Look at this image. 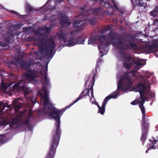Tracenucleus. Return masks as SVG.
<instances>
[{
	"instance_id": "1",
	"label": "nucleus",
	"mask_w": 158,
	"mask_h": 158,
	"mask_svg": "<svg viewBox=\"0 0 158 158\" xmlns=\"http://www.w3.org/2000/svg\"><path fill=\"white\" fill-rule=\"evenodd\" d=\"M99 39L100 42L98 48L102 56L107 52L108 46L110 44L122 50L129 51L137 47L134 42L123 35H117L112 30H110L107 35L100 36Z\"/></svg>"
},
{
	"instance_id": "2",
	"label": "nucleus",
	"mask_w": 158,
	"mask_h": 158,
	"mask_svg": "<svg viewBox=\"0 0 158 158\" xmlns=\"http://www.w3.org/2000/svg\"><path fill=\"white\" fill-rule=\"evenodd\" d=\"M85 7L84 6L80 7V10L81 13L79 15V18H81V20H75L73 21V25L74 30L70 32V37H69L68 42L67 38V35L64 32L60 31L58 34V36L59 39L63 40L64 43H67L66 44L69 47L74 46L77 44H83L85 40V38L81 39L79 37L74 38V35L75 31H78L83 28V26L79 25L81 22V20H85L87 19V16L89 15V10H88L84 13V9Z\"/></svg>"
},
{
	"instance_id": "3",
	"label": "nucleus",
	"mask_w": 158,
	"mask_h": 158,
	"mask_svg": "<svg viewBox=\"0 0 158 158\" xmlns=\"http://www.w3.org/2000/svg\"><path fill=\"white\" fill-rule=\"evenodd\" d=\"M64 109L61 110L54 108L51 111L49 115L54 118L56 121L55 130L52 133V139L49 148V152L45 158H54L56 152V149L59 145L61 131L60 128V118L63 112Z\"/></svg>"
},
{
	"instance_id": "4",
	"label": "nucleus",
	"mask_w": 158,
	"mask_h": 158,
	"mask_svg": "<svg viewBox=\"0 0 158 158\" xmlns=\"http://www.w3.org/2000/svg\"><path fill=\"white\" fill-rule=\"evenodd\" d=\"M52 38L51 36L46 39L42 38L38 42L39 49L42 55L41 57L47 60L51 59L55 53L54 51L56 45Z\"/></svg>"
},
{
	"instance_id": "5",
	"label": "nucleus",
	"mask_w": 158,
	"mask_h": 158,
	"mask_svg": "<svg viewBox=\"0 0 158 158\" xmlns=\"http://www.w3.org/2000/svg\"><path fill=\"white\" fill-rule=\"evenodd\" d=\"M96 72L93 71L90 73V75L89 76L87 79L85 80V85L86 87L87 82L88 81H90L89 85H88V88L85 89L84 91L82 92L81 94L79 95V97L77 98L79 100L81 99L84 96L88 95L90 98L91 97L89 96V93L90 91L91 95V97L94 98L93 94V86L94 84L95 81V77L96 75Z\"/></svg>"
},
{
	"instance_id": "6",
	"label": "nucleus",
	"mask_w": 158,
	"mask_h": 158,
	"mask_svg": "<svg viewBox=\"0 0 158 158\" xmlns=\"http://www.w3.org/2000/svg\"><path fill=\"white\" fill-rule=\"evenodd\" d=\"M137 70V69L135 68L131 71V73L132 74V77L125 75L119 79L118 82L117 89H121L122 91H124L123 88L124 86L129 88L131 87L132 86V82L135 80L134 79L131 77H135Z\"/></svg>"
},
{
	"instance_id": "7",
	"label": "nucleus",
	"mask_w": 158,
	"mask_h": 158,
	"mask_svg": "<svg viewBox=\"0 0 158 158\" xmlns=\"http://www.w3.org/2000/svg\"><path fill=\"white\" fill-rule=\"evenodd\" d=\"M21 118L20 117L13 118L8 120L4 118L2 119L1 123L3 125L9 124L10 127L13 129H16L21 127Z\"/></svg>"
},
{
	"instance_id": "8",
	"label": "nucleus",
	"mask_w": 158,
	"mask_h": 158,
	"mask_svg": "<svg viewBox=\"0 0 158 158\" xmlns=\"http://www.w3.org/2000/svg\"><path fill=\"white\" fill-rule=\"evenodd\" d=\"M44 75V82H42V88L39 90L38 94L40 95L42 98L48 97V93L46 85L50 86V79L47 77V69H45L43 70Z\"/></svg>"
},
{
	"instance_id": "9",
	"label": "nucleus",
	"mask_w": 158,
	"mask_h": 158,
	"mask_svg": "<svg viewBox=\"0 0 158 158\" xmlns=\"http://www.w3.org/2000/svg\"><path fill=\"white\" fill-rule=\"evenodd\" d=\"M47 105V108L45 107H43L41 109L39 110L37 112H32L30 105V119L33 117L34 118H37L41 115H46L48 113L49 111H52L53 110L54 108H56L52 103H49Z\"/></svg>"
},
{
	"instance_id": "10",
	"label": "nucleus",
	"mask_w": 158,
	"mask_h": 158,
	"mask_svg": "<svg viewBox=\"0 0 158 158\" xmlns=\"http://www.w3.org/2000/svg\"><path fill=\"white\" fill-rule=\"evenodd\" d=\"M142 114V135L140 138V140L142 142L143 145L147 139L148 132V123H145V110H141Z\"/></svg>"
},
{
	"instance_id": "11",
	"label": "nucleus",
	"mask_w": 158,
	"mask_h": 158,
	"mask_svg": "<svg viewBox=\"0 0 158 158\" xmlns=\"http://www.w3.org/2000/svg\"><path fill=\"white\" fill-rule=\"evenodd\" d=\"M16 60L19 63L21 67L27 70V73L24 74V77L30 81V62L24 61L23 54L15 58Z\"/></svg>"
},
{
	"instance_id": "12",
	"label": "nucleus",
	"mask_w": 158,
	"mask_h": 158,
	"mask_svg": "<svg viewBox=\"0 0 158 158\" xmlns=\"http://www.w3.org/2000/svg\"><path fill=\"white\" fill-rule=\"evenodd\" d=\"M27 83L23 80H21L18 83H16L12 87L13 89L19 90H22L24 92V94L26 97L27 95L29 97V91L27 87Z\"/></svg>"
},
{
	"instance_id": "13",
	"label": "nucleus",
	"mask_w": 158,
	"mask_h": 158,
	"mask_svg": "<svg viewBox=\"0 0 158 158\" xmlns=\"http://www.w3.org/2000/svg\"><path fill=\"white\" fill-rule=\"evenodd\" d=\"M117 97V94H110L105 98L103 102L102 106L99 108L98 112H99L101 114H103L105 112V107L108 101L111 98H116Z\"/></svg>"
},
{
	"instance_id": "14",
	"label": "nucleus",
	"mask_w": 158,
	"mask_h": 158,
	"mask_svg": "<svg viewBox=\"0 0 158 158\" xmlns=\"http://www.w3.org/2000/svg\"><path fill=\"white\" fill-rule=\"evenodd\" d=\"M40 74H41L42 76H43L42 70L39 72L37 71H32L30 69V83H32V82L35 84H36L38 83V80L35 79L39 77Z\"/></svg>"
},
{
	"instance_id": "15",
	"label": "nucleus",
	"mask_w": 158,
	"mask_h": 158,
	"mask_svg": "<svg viewBox=\"0 0 158 158\" xmlns=\"http://www.w3.org/2000/svg\"><path fill=\"white\" fill-rule=\"evenodd\" d=\"M144 49L146 52L148 53H152V51L155 48H158V43L156 39L152 43V44L149 45L147 44L145 46Z\"/></svg>"
},
{
	"instance_id": "16",
	"label": "nucleus",
	"mask_w": 158,
	"mask_h": 158,
	"mask_svg": "<svg viewBox=\"0 0 158 158\" xmlns=\"http://www.w3.org/2000/svg\"><path fill=\"white\" fill-rule=\"evenodd\" d=\"M120 50V51L119 52V53L122 56L124 57V62L130 63L131 62H133V61L134 60L133 58L131 56H127L128 54L127 53L124 52V50Z\"/></svg>"
},
{
	"instance_id": "17",
	"label": "nucleus",
	"mask_w": 158,
	"mask_h": 158,
	"mask_svg": "<svg viewBox=\"0 0 158 158\" xmlns=\"http://www.w3.org/2000/svg\"><path fill=\"white\" fill-rule=\"evenodd\" d=\"M15 33L13 31L10 32H7L4 37V40L9 44L11 41H14Z\"/></svg>"
},
{
	"instance_id": "18",
	"label": "nucleus",
	"mask_w": 158,
	"mask_h": 158,
	"mask_svg": "<svg viewBox=\"0 0 158 158\" xmlns=\"http://www.w3.org/2000/svg\"><path fill=\"white\" fill-rule=\"evenodd\" d=\"M104 1H100V4H102L103 3H104V6L106 7L109 8H115L117 9L118 10V4L116 2V1H112L113 4L114 5V7H113V6L109 2H108V1H106L107 2H104Z\"/></svg>"
},
{
	"instance_id": "19",
	"label": "nucleus",
	"mask_w": 158,
	"mask_h": 158,
	"mask_svg": "<svg viewBox=\"0 0 158 158\" xmlns=\"http://www.w3.org/2000/svg\"><path fill=\"white\" fill-rule=\"evenodd\" d=\"M146 89V85L145 84H143L142 83H140L136 86L134 89V90L135 92H144V90Z\"/></svg>"
},
{
	"instance_id": "20",
	"label": "nucleus",
	"mask_w": 158,
	"mask_h": 158,
	"mask_svg": "<svg viewBox=\"0 0 158 158\" xmlns=\"http://www.w3.org/2000/svg\"><path fill=\"white\" fill-rule=\"evenodd\" d=\"M51 30L52 28L51 27H48L47 26L42 27L38 31L36 32V34L39 35H42L43 33H41L40 31H43L46 33H49Z\"/></svg>"
},
{
	"instance_id": "21",
	"label": "nucleus",
	"mask_w": 158,
	"mask_h": 158,
	"mask_svg": "<svg viewBox=\"0 0 158 158\" xmlns=\"http://www.w3.org/2000/svg\"><path fill=\"white\" fill-rule=\"evenodd\" d=\"M92 12L96 15H98L104 12L102 8H94L91 9Z\"/></svg>"
},
{
	"instance_id": "22",
	"label": "nucleus",
	"mask_w": 158,
	"mask_h": 158,
	"mask_svg": "<svg viewBox=\"0 0 158 158\" xmlns=\"http://www.w3.org/2000/svg\"><path fill=\"white\" fill-rule=\"evenodd\" d=\"M68 17L66 15L62 16L60 20L62 24L63 25L67 24V26L70 25L71 24V23L68 21Z\"/></svg>"
},
{
	"instance_id": "23",
	"label": "nucleus",
	"mask_w": 158,
	"mask_h": 158,
	"mask_svg": "<svg viewBox=\"0 0 158 158\" xmlns=\"http://www.w3.org/2000/svg\"><path fill=\"white\" fill-rule=\"evenodd\" d=\"M132 3H135V6H137L139 7H143L145 8L147 6L146 3H144L143 1H131Z\"/></svg>"
},
{
	"instance_id": "24",
	"label": "nucleus",
	"mask_w": 158,
	"mask_h": 158,
	"mask_svg": "<svg viewBox=\"0 0 158 158\" xmlns=\"http://www.w3.org/2000/svg\"><path fill=\"white\" fill-rule=\"evenodd\" d=\"M17 102L18 101L16 99L12 101V104L13 105L14 110L16 112L17 111L22 107V106L21 105L16 104Z\"/></svg>"
},
{
	"instance_id": "25",
	"label": "nucleus",
	"mask_w": 158,
	"mask_h": 158,
	"mask_svg": "<svg viewBox=\"0 0 158 158\" xmlns=\"http://www.w3.org/2000/svg\"><path fill=\"white\" fill-rule=\"evenodd\" d=\"M112 27L111 25H107L100 30L101 34L104 33L109 30H111Z\"/></svg>"
},
{
	"instance_id": "26",
	"label": "nucleus",
	"mask_w": 158,
	"mask_h": 158,
	"mask_svg": "<svg viewBox=\"0 0 158 158\" xmlns=\"http://www.w3.org/2000/svg\"><path fill=\"white\" fill-rule=\"evenodd\" d=\"M149 141L151 142L152 144V146H153L154 148L153 149H155L157 147V149H158V140L157 139H149Z\"/></svg>"
},
{
	"instance_id": "27",
	"label": "nucleus",
	"mask_w": 158,
	"mask_h": 158,
	"mask_svg": "<svg viewBox=\"0 0 158 158\" xmlns=\"http://www.w3.org/2000/svg\"><path fill=\"white\" fill-rule=\"evenodd\" d=\"M96 41V39L95 37L91 36L89 38L88 41V44H93L95 43Z\"/></svg>"
},
{
	"instance_id": "28",
	"label": "nucleus",
	"mask_w": 158,
	"mask_h": 158,
	"mask_svg": "<svg viewBox=\"0 0 158 158\" xmlns=\"http://www.w3.org/2000/svg\"><path fill=\"white\" fill-rule=\"evenodd\" d=\"M146 99H141V102L139 104V107L141 110H145V108L143 106V104L145 103Z\"/></svg>"
},
{
	"instance_id": "29",
	"label": "nucleus",
	"mask_w": 158,
	"mask_h": 158,
	"mask_svg": "<svg viewBox=\"0 0 158 158\" xmlns=\"http://www.w3.org/2000/svg\"><path fill=\"white\" fill-rule=\"evenodd\" d=\"M132 65L134 64L139 67L143 65L142 63L139 60H135L134 59V60H133L132 62Z\"/></svg>"
},
{
	"instance_id": "30",
	"label": "nucleus",
	"mask_w": 158,
	"mask_h": 158,
	"mask_svg": "<svg viewBox=\"0 0 158 158\" xmlns=\"http://www.w3.org/2000/svg\"><path fill=\"white\" fill-rule=\"evenodd\" d=\"M123 65L126 69H130L131 65H132V62H131L130 63L124 62Z\"/></svg>"
},
{
	"instance_id": "31",
	"label": "nucleus",
	"mask_w": 158,
	"mask_h": 158,
	"mask_svg": "<svg viewBox=\"0 0 158 158\" xmlns=\"http://www.w3.org/2000/svg\"><path fill=\"white\" fill-rule=\"evenodd\" d=\"M139 94H140V97L139 98L141 99H147V98L146 95L144 93V92H139Z\"/></svg>"
},
{
	"instance_id": "32",
	"label": "nucleus",
	"mask_w": 158,
	"mask_h": 158,
	"mask_svg": "<svg viewBox=\"0 0 158 158\" xmlns=\"http://www.w3.org/2000/svg\"><path fill=\"white\" fill-rule=\"evenodd\" d=\"M78 99H77L76 100L74 101L73 103H71L70 105L66 106L64 108L65 110L68 109L71 106L73 105L74 104L77 102L78 101H79Z\"/></svg>"
},
{
	"instance_id": "33",
	"label": "nucleus",
	"mask_w": 158,
	"mask_h": 158,
	"mask_svg": "<svg viewBox=\"0 0 158 158\" xmlns=\"http://www.w3.org/2000/svg\"><path fill=\"white\" fill-rule=\"evenodd\" d=\"M43 98L44 99V106H46L49 103H49V101L48 100V97H44Z\"/></svg>"
},
{
	"instance_id": "34",
	"label": "nucleus",
	"mask_w": 158,
	"mask_h": 158,
	"mask_svg": "<svg viewBox=\"0 0 158 158\" xmlns=\"http://www.w3.org/2000/svg\"><path fill=\"white\" fill-rule=\"evenodd\" d=\"M9 77L10 80H14L16 78L15 75L12 73H10L9 74Z\"/></svg>"
},
{
	"instance_id": "35",
	"label": "nucleus",
	"mask_w": 158,
	"mask_h": 158,
	"mask_svg": "<svg viewBox=\"0 0 158 158\" xmlns=\"http://www.w3.org/2000/svg\"><path fill=\"white\" fill-rule=\"evenodd\" d=\"M26 11L27 14H30V5L28 3L25 4Z\"/></svg>"
},
{
	"instance_id": "36",
	"label": "nucleus",
	"mask_w": 158,
	"mask_h": 158,
	"mask_svg": "<svg viewBox=\"0 0 158 158\" xmlns=\"http://www.w3.org/2000/svg\"><path fill=\"white\" fill-rule=\"evenodd\" d=\"M151 85V84L150 83H148V85L146 86V89H147V90L146 92V93L147 94H148L149 91L151 90L150 86Z\"/></svg>"
},
{
	"instance_id": "37",
	"label": "nucleus",
	"mask_w": 158,
	"mask_h": 158,
	"mask_svg": "<svg viewBox=\"0 0 158 158\" xmlns=\"http://www.w3.org/2000/svg\"><path fill=\"white\" fill-rule=\"evenodd\" d=\"M157 12L154 10L150 12V14L153 17H156L157 15Z\"/></svg>"
},
{
	"instance_id": "38",
	"label": "nucleus",
	"mask_w": 158,
	"mask_h": 158,
	"mask_svg": "<svg viewBox=\"0 0 158 158\" xmlns=\"http://www.w3.org/2000/svg\"><path fill=\"white\" fill-rule=\"evenodd\" d=\"M0 46L2 47H6L8 46V44L4 42L0 41Z\"/></svg>"
},
{
	"instance_id": "39",
	"label": "nucleus",
	"mask_w": 158,
	"mask_h": 158,
	"mask_svg": "<svg viewBox=\"0 0 158 158\" xmlns=\"http://www.w3.org/2000/svg\"><path fill=\"white\" fill-rule=\"evenodd\" d=\"M140 103V101L138 100H135L131 102V104L133 105H135Z\"/></svg>"
},
{
	"instance_id": "40",
	"label": "nucleus",
	"mask_w": 158,
	"mask_h": 158,
	"mask_svg": "<svg viewBox=\"0 0 158 158\" xmlns=\"http://www.w3.org/2000/svg\"><path fill=\"white\" fill-rule=\"evenodd\" d=\"M2 88L4 89H6L7 88V86L2 80Z\"/></svg>"
},
{
	"instance_id": "41",
	"label": "nucleus",
	"mask_w": 158,
	"mask_h": 158,
	"mask_svg": "<svg viewBox=\"0 0 158 158\" xmlns=\"http://www.w3.org/2000/svg\"><path fill=\"white\" fill-rule=\"evenodd\" d=\"M23 30L24 32H25L26 33H27L30 30V27H23Z\"/></svg>"
},
{
	"instance_id": "42",
	"label": "nucleus",
	"mask_w": 158,
	"mask_h": 158,
	"mask_svg": "<svg viewBox=\"0 0 158 158\" xmlns=\"http://www.w3.org/2000/svg\"><path fill=\"white\" fill-rule=\"evenodd\" d=\"M30 123V116H29L27 119L24 122L25 124L28 125Z\"/></svg>"
},
{
	"instance_id": "43",
	"label": "nucleus",
	"mask_w": 158,
	"mask_h": 158,
	"mask_svg": "<svg viewBox=\"0 0 158 158\" xmlns=\"http://www.w3.org/2000/svg\"><path fill=\"white\" fill-rule=\"evenodd\" d=\"M9 12L12 14H14L16 16H18L19 15L18 13L13 10H10Z\"/></svg>"
},
{
	"instance_id": "44",
	"label": "nucleus",
	"mask_w": 158,
	"mask_h": 158,
	"mask_svg": "<svg viewBox=\"0 0 158 158\" xmlns=\"http://www.w3.org/2000/svg\"><path fill=\"white\" fill-rule=\"evenodd\" d=\"M149 96H150L151 98H153L155 97V94L154 93L151 92L150 93V92L149 93V94H148Z\"/></svg>"
},
{
	"instance_id": "45",
	"label": "nucleus",
	"mask_w": 158,
	"mask_h": 158,
	"mask_svg": "<svg viewBox=\"0 0 158 158\" xmlns=\"http://www.w3.org/2000/svg\"><path fill=\"white\" fill-rule=\"evenodd\" d=\"M153 146H151V147H149L147 150L146 151V153H148V152L149 150H151L152 149H153V148H153Z\"/></svg>"
},
{
	"instance_id": "46",
	"label": "nucleus",
	"mask_w": 158,
	"mask_h": 158,
	"mask_svg": "<svg viewBox=\"0 0 158 158\" xmlns=\"http://www.w3.org/2000/svg\"><path fill=\"white\" fill-rule=\"evenodd\" d=\"M50 9L51 10H53L56 9V6H52L50 8Z\"/></svg>"
},
{
	"instance_id": "47",
	"label": "nucleus",
	"mask_w": 158,
	"mask_h": 158,
	"mask_svg": "<svg viewBox=\"0 0 158 158\" xmlns=\"http://www.w3.org/2000/svg\"><path fill=\"white\" fill-rule=\"evenodd\" d=\"M145 75L146 77L148 78L150 76V75L148 73V72H147V73L145 74Z\"/></svg>"
},
{
	"instance_id": "48",
	"label": "nucleus",
	"mask_w": 158,
	"mask_h": 158,
	"mask_svg": "<svg viewBox=\"0 0 158 158\" xmlns=\"http://www.w3.org/2000/svg\"><path fill=\"white\" fill-rule=\"evenodd\" d=\"M154 10L158 13V6L156 7Z\"/></svg>"
},
{
	"instance_id": "49",
	"label": "nucleus",
	"mask_w": 158,
	"mask_h": 158,
	"mask_svg": "<svg viewBox=\"0 0 158 158\" xmlns=\"http://www.w3.org/2000/svg\"><path fill=\"white\" fill-rule=\"evenodd\" d=\"M92 104H94L96 105H97L98 103L96 102H94L92 101V102H91Z\"/></svg>"
},
{
	"instance_id": "50",
	"label": "nucleus",
	"mask_w": 158,
	"mask_h": 158,
	"mask_svg": "<svg viewBox=\"0 0 158 158\" xmlns=\"http://www.w3.org/2000/svg\"><path fill=\"white\" fill-rule=\"evenodd\" d=\"M33 10H34V9H33L32 7L30 6V13L32 12Z\"/></svg>"
},
{
	"instance_id": "51",
	"label": "nucleus",
	"mask_w": 158,
	"mask_h": 158,
	"mask_svg": "<svg viewBox=\"0 0 158 158\" xmlns=\"http://www.w3.org/2000/svg\"><path fill=\"white\" fill-rule=\"evenodd\" d=\"M32 97H30V103L31 102H32V104H33L34 103V102H33L32 100Z\"/></svg>"
},
{
	"instance_id": "52",
	"label": "nucleus",
	"mask_w": 158,
	"mask_h": 158,
	"mask_svg": "<svg viewBox=\"0 0 158 158\" xmlns=\"http://www.w3.org/2000/svg\"><path fill=\"white\" fill-rule=\"evenodd\" d=\"M3 103L2 102H0V112L1 111V106L2 104Z\"/></svg>"
},
{
	"instance_id": "53",
	"label": "nucleus",
	"mask_w": 158,
	"mask_h": 158,
	"mask_svg": "<svg viewBox=\"0 0 158 158\" xmlns=\"http://www.w3.org/2000/svg\"><path fill=\"white\" fill-rule=\"evenodd\" d=\"M6 106L5 105H3L2 106V109L3 110L5 109V108Z\"/></svg>"
},
{
	"instance_id": "54",
	"label": "nucleus",
	"mask_w": 158,
	"mask_h": 158,
	"mask_svg": "<svg viewBox=\"0 0 158 158\" xmlns=\"http://www.w3.org/2000/svg\"><path fill=\"white\" fill-rule=\"evenodd\" d=\"M155 22H158V19H155L153 21V23H154Z\"/></svg>"
},
{
	"instance_id": "55",
	"label": "nucleus",
	"mask_w": 158,
	"mask_h": 158,
	"mask_svg": "<svg viewBox=\"0 0 158 158\" xmlns=\"http://www.w3.org/2000/svg\"><path fill=\"white\" fill-rule=\"evenodd\" d=\"M32 125H31V124H30V131H32Z\"/></svg>"
},
{
	"instance_id": "56",
	"label": "nucleus",
	"mask_w": 158,
	"mask_h": 158,
	"mask_svg": "<svg viewBox=\"0 0 158 158\" xmlns=\"http://www.w3.org/2000/svg\"><path fill=\"white\" fill-rule=\"evenodd\" d=\"M27 41H30V37H27Z\"/></svg>"
},
{
	"instance_id": "57",
	"label": "nucleus",
	"mask_w": 158,
	"mask_h": 158,
	"mask_svg": "<svg viewBox=\"0 0 158 158\" xmlns=\"http://www.w3.org/2000/svg\"><path fill=\"white\" fill-rule=\"evenodd\" d=\"M97 106V107H98V109H99V108H100L101 107L99 106L98 105H98Z\"/></svg>"
},
{
	"instance_id": "58",
	"label": "nucleus",
	"mask_w": 158,
	"mask_h": 158,
	"mask_svg": "<svg viewBox=\"0 0 158 158\" xmlns=\"http://www.w3.org/2000/svg\"><path fill=\"white\" fill-rule=\"evenodd\" d=\"M6 107H8V108H10V106H9V105H8V106H6Z\"/></svg>"
},
{
	"instance_id": "59",
	"label": "nucleus",
	"mask_w": 158,
	"mask_h": 158,
	"mask_svg": "<svg viewBox=\"0 0 158 158\" xmlns=\"http://www.w3.org/2000/svg\"><path fill=\"white\" fill-rule=\"evenodd\" d=\"M157 42L158 43V39H156Z\"/></svg>"
},
{
	"instance_id": "60",
	"label": "nucleus",
	"mask_w": 158,
	"mask_h": 158,
	"mask_svg": "<svg viewBox=\"0 0 158 158\" xmlns=\"http://www.w3.org/2000/svg\"><path fill=\"white\" fill-rule=\"evenodd\" d=\"M60 1V2H61L62 1L60 0V1Z\"/></svg>"
},
{
	"instance_id": "61",
	"label": "nucleus",
	"mask_w": 158,
	"mask_h": 158,
	"mask_svg": "<svg viewBox=\"0 0 158 158\" xmlns=\"http://www.w3.org/2000/svg\"><path fill=\"white\" fill-rule=\"evenodd\" d=\"M30 112V111H28V113H29Z\"/></svg>"
},
{
	"instance_id": "62",
	"label": "nucleus",
	"mask_w": 158,
	"mask_h": 158,
	"mask_svg": "<svg viewBox=\"0 0 158 158\" xmlns=\"http://www.w3.org/2000/svg\"><path fill=\"white\" fill-rule=\"evenodd\" d=\"M30 40H31V37H30Z\"/></svg>"
}]
</instances>
